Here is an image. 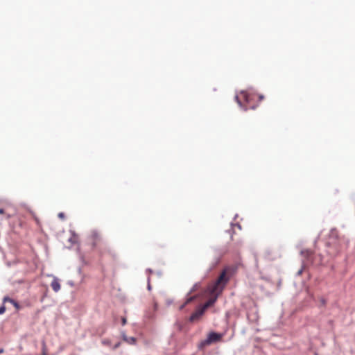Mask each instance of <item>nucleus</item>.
<instances>
[{
	"label": "nucleus",
	"mask_w": 355,
	"mask_h": 355,
	"mask_svg": "<svg viewBox=\"0 0 355 355\" xmlns=\"http://www.w3.org/2000/svg\"><path fill=\"white\" fill-rule=\"evenodd\" d=\"M229 280L230 277L227 275V269H225L209 288L211 297L201 306L205 311L216 302L218 295L222 293Z\"/></svg>",
	"instance_id": "obj_1"
},
{
	"label": "nucleus",
	"mask_w": 355,
	"mask_h": 355,
	"mask_svg": "<svg viewBox=\"0 0 355 355\" xmlns=\"http://www.w3.org/2000/svg\"><path fill=\"white\" fill-rule=\"evenodd\" d=\"M263 98V95H258L243 91L239 96H236V100L241 107H243L245 110H247L248 109H255L258 105L254 103V101L257 100L261 101Z\"/></svg>",
	"instance_id": "obj_2"
},
{
	"label": "nucleus",
	"mask_w": 355,
	"mask_h": 355,
	"mask_svg": "<svg viewBox=\"0 0 355 355\" xmlns=\"http://www.w3.org/2000/svg\"><path fill=\"white\" fill-rule=\"evenodd\" d=\"M223 335L216 332H211L209 334L207 338L202 342V345H208L211 343L220 341L222 338Z\"/></svg>",
	"instance_id": "obj_3"
},
{
	"label": "nucleus",
	"mask_w": 355,
	"mask_h": 355,
	"mask_svg": "<svg viewBox=\"0 0 355 355\" xmlns=\"http://www.w3.org/2000/svg\"><path fill=\"white\" fill-rule=\"evenodd\" d=\"M205 312V311L200 306L194 313L191 314V315L189 318L190 322H194L199 319Z\"/></svg>",
	"instance_id": "obj_4"
},
{
	"label": "nucleus",
	"mask_w": 355,
	"mask_h": 355,
	"mask_svg": "<svg viewBox=\"0 0 355 355\" xmlns=\"http://www.w3.org/2000/svg\"><path fill=\"white\" fill-rule=\"evenodd\" d=\"M51 286L55 292H58L60 290V284L59 279L57 277H53V280L51 284Z\"/></svg>",
	"instance_id": "obj_5"
},
{
	"label": "nucleus",
	"mask_w": 355,
	"mask_h": 355,
	"mask_svg": "<svg viewBox=\"0 0 355 355\" xmlns=\"http://www.w3.org/2000/svg\"><path fill=\"white\" fill-rule=\"evenodd\" d=\"M3 303H6V302L11 303L17 310H19L20 309V306L18 304V302L11 298H10L9 297H7V296L4 297L3 299Z\"/></svg>",
	"instance_id": "obj_6"
},
{
	"label": "nucleus",
	"mask_w": 355,
	"mask_h": 355,
	"mask_svg": "<svg viewBox=\"0 0 355 355\" xmlns=\"http://www.w3.org/2000/svg\"><path fill=\"white\" fill-rule=\"evenodd\" d=\"M92 239H93V245L96 246L97 245L98 242L101 241V237L96 232H93L92 234Z\"/></svg>",
	"instance_id": "obj_7"
},
{
	"label": "nucleus",
	"mask_w": 355,
	"mask_h": 355,
	"mask_svg": "<svg viewBox=\"0 0 355 355\" xmlns=\"http://www.w3.org/2000/svg\"><path fill=\"white\" fill-rule=\"evenodd\" d=\"M30 214L32 216V217L34 218L35 221L36 222V223L39 225H40V220L39 218H37V216H36L35 213L31 210H29L28 211Z\"/></svg>",
	"instance_id": "obj_8"
},
{
	"label": "nucleus",
	"mask_w": 355,
	"mask_h": 355,
	"mask_svg": "<svg viewBox=\"0 0 355 355\" xmlns=\"http://www.w3.org/2000/svg\"><path fill=\"white\" fill-rule=\"evenodd\" d=\"M196 298L195 296H193V297H189L185 303L184 304H182L181 306H180V309H182L187 304L190 303L191 302H192L194 299Z\"/></svg>",
	"instance_id": "obj_9"
},
{
	"label": "nucleus",
	"mask_w": 355,
	"mask_h": 355,
	"mask_svg": "<svg viewBox=\"0 0 355 355\" xmlns=\"http://www.w3.org/2000/svg\"><path fill=\"white\" fill-rule=\"evenodd\" d=\"M69 241L73 243H76L77 241L76 236L73 234V236L71 239H69Z\"/></svg>",
	"instance_id": "obj_10"
},
{
	"label": "nucleus",
	"mask_w": 355,
	"mask_h": 355,
	"mask_svg": "<svg viewBox=\"0 0 355 355\" xmlns=\"http://www.w3.org/2000/svg\"><path fill=\"white\" fill-rule=\"evenodd\" d=\"M6 311V307L4 306H0V315L4 313Z\"/></svg>",
	"instance_id": "obj_11"
},
{
	"label": "nucleus",
	"mask_w": 355,
	"mask_h": 355,
	"mask_svg": "<svg viewBox=\"0 0 355 355\" xmlns=\"http://www.w3.org/2000/svg\"><path fill=\"white\" fill-rule=\"evenodd\" d=\"M135 342H136V339H135V338L131 337V338H130V343H131V344H135Z\"/></svg>",
	"instance_id": "obj_12"
},
{
	"label": "nucleus",
	"mask_w": 355,
	"mask_h": 355,
	"mask_svg": "<svg viewBox=\"0 0 355 355\" xmlns=\"http://www.w3.org/2000/svg\"><path fill=\"white\" fill-rule=\"evenodd\" d=\"M58 217L61 219H64V213H59L58 214Z\"/></svg>",
	"instance_id": "obj_13"
},
{
	"label": "nucleus",
	"mask_w": 355,
	"mask_h": 355,
	"mask_svg": "<svg viewBox=\"0 0 355 355\" xmlns=\"http://www.w3.org/2000/svg\"><path fill=\"white\" fill-rule=\"evenodd\" d=\"M122 325H125L127 322V320L125 318H122L121 319Z\"/></svg>",
	"instance_id": "obj_14"
},
{
	"label": "nucleus",
	"mask_w": 355,
	"mask_h": 355,
	"mask_svg": "<svg viewBox=\"0 0 355 355\" xmlns=\"http://www.w3.org/2000/svg\"><path fill=\"white\" fill-rule=\"evenodd\" d=\"M321 302H322V304L323 305H324V304H325V303H326V302H325V300H324V299H322V300H321Z\"/></svg>",
	"instance_id": "obj_15"
},
{
	"label": "nucleus",
	"mask_w": 355,
	"mask_h": 355,
	"mask_svg": "<svg viewBox=\"0 0 355 355\" xmlns=\"http://www.w3.org/2000/svg\"><path fill=\"white\" fill-rule=\"evenodd\" d=\"M4 213V210L3 209H0V214H2Z\"/></svg>",
	"instance_id": "obj_16"
},
{
	"label": "nucleus",
	"mask_w": 355,
	"mask_h": 355,
	"mask_svg": "<svg viewBox=\"0 0 355 355\" xmlns=\"http://www.w3.org/2000/svg\"><path fill=\"white\" fill-rule=\"evenodd\" d=\"M2 353H3V349H0V354H1Z\"/></svg>",
	"instance_id": "obj_17"
},
{
	"label": "nucleus",
	"mask_w": 355,
	"mask_h": 355,
	"mask_svg": "<svg viewBox=\"0 0 355 355\" xmlns=\"http://www.w3.org/2000/svg\"><path fill=\"white\" fill-rule=\"evenodd\" d=\"M196 286L192 288L191 292H192V291H195V289H196V288H195V287H196Z\"/></svg>",
	"instance_id": "obj_18"
}]
</instances>
